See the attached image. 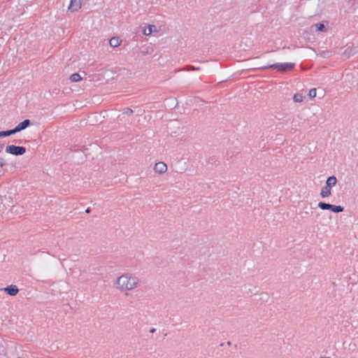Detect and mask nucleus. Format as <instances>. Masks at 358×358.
<instances>
[{
	"label": "nucleus",
	"mask_w": 358,
	"mask_h": 358,
	"mask_svg": "<svg viewBox=\"0 0 358 358\" xmlns=\"http://www.w3.org/2000/svg\"><path fill=\"white\" fill-rule=\"evenodd\" d=\"M140 282V279L136 275L130 273H124L116 278L113 285L117 291L125 292L127 294L128 292L137 288Z\"/></svg>",
	"instance_id": "obj_1"
},
{
	"label": "nucleus",
	"mask_w": 358,
	"mask_h": 358,
	"mask_svg": "<svg viewBox=\"0 0 358 358\" xmlns=\"http://www.w3.org/2000/svg\"><path fill=\"white\" fill-rule=\"evenodd\" d=\"M295 64L294 63H282V64H274L267 66H264L261 68L262 69H275L278 71L285 72L287 71H291L294 69Z\"/></svg>",
	"instance_id": "obj_2"
},
{
	"label": "nucleus",
	"mask_w": 358,
	"mask_h": 358,
	"mask_svg": "<svg viewBox=\"0 0 358 358\" xmlns=\"http://www.w3.org/2000/svg\"><path fill=\"white\" fill-rule=\"evenodd\" d=\"M317 206L321 210H330L334 213H341L344 210L341 206H334L322 201H320Z\"/></svg>",
	"instance_id": "obj_3"
},
{
	"label": "nucleus",
	"mask_w": 358,
	"mask_h": 358,
	"mask_svg": "<svg viewBox=\"0 0 358 358\" xmlns=\"http://www.w3.org/2000/svg\"><path fill=\"white\" fill-rule=\"evenodd\" d=\"M6 151L8 153L17 156L24 155L26 152V149L22 146H16L11 145L6 148Z\"/></svg>",
	"instance_id": "obj_4"
},
{
	"label": "nucleus",
	"mask_w": 358,
	"mask_h": 358,
	"mask_svg": "<svg viewBox=\"0 0 358 358\" xmlns=\"http://www.w3.org/2000/svg\"><path fill=\"white\" fill-rule=\"evenodd\" d=\"M167 169V165L162 162L156 163L154 166V171L159 174H163L166 173Z\"/></svg>",
	"instance_id": "obj_5"
},
{
	"label": "nucleus",
	"mask_w": 358,
	"mask_h": 358,
	"mask_svg": "<svg viewBox=\"0 0 358 358\" xmlns=\"http://www.w3.org/2000/svg\"><path fill=\"white\" fill-rule=\"evenodd\" d=\"M82 6V0H71L69 10L71 12L78 11Z\"/></svg>",
	"instance_id": "obj_6"
},
{
	"label": "nucleus",
	"mask_w": 358,
	"mask_h": 358,
	"mask_svg": "<svg viewBox=\"0 0 358 358\" xmlns=\"http://www.w3.org/2000/svg\"><path fill=\"white\" fill-rule=\"evenodd\" d=\"M3 290L5 292H6L10 296H16L19 292L17 287L14 285H9L3 288Z\"/></svg>",
	"instance_id": "obj_7"
},
{
	"label": "nucleus",
	"mask_w": 358,
	"mask_h": 358,
	"mask_svg": "<svg viewBox=\"0 0 358 358\" xmlns=\"http://www.w3.org/2000/svg\"><path fill=\"white\" fill-rule=\"evenodd\" d=\"M29 120H25L23 122H20L17 125V127L15 129H13L15 134L26 129L28 126H29Z\"/></svg>",
	"instance_id": "obj_8"
},
{
	"label": "nucleus",
	"mask_w": 358,
	"mask_h": 358,
	"mask_svg": "<svg viewBox=\"0 0 358 358\" xmlns=\"http://www.w3.org/2000/svg\"><path fill=\"white\" fill-rule=\"evenodd\" d=\"M320 195L322 198H327L331 195V189L327 186H324L320 191Z\"/></svg>",
	"instance_id": "obj_9"
},
{
	"label": "nucleus",
	"mask_w": 358,
	"mask_h": 358,
	"mask_svg": "<svg viewBox=\"0 0 358 358\" xmlns=\"http://www.w3.org/2000/svg\"><path fill=\"white\" fill-rule=\"evenodd\" d=\"M336 183L337 178L334 176H332L327 179L325 185L331 189L336 185Z\"/></svg>",
	"instance_id": "obj_10"
},
{
	"label": "nucleus",
	"mask_w": 358,
	"mask_h": 358,
	"mask_svg": "<svg viewBox=\"0 0 358 358\" xmlns=\"http://www.w3.org/2000/svg\"><path fill=\"white\" fill-rule=\"evenodd\" d=\"M156 26L154 24H150L147 28L143 30V34L145 36L150 35L152 32H157Z\"/></svg>",
	"instance_id": "obj_11"
},
{
	"label": "nucleus",
	"mask_w": 358,
	"mask_h": 358,
	"mask_svg": "<svg viewBox=\"0 0 358 358\" xmlns=\"http://www.w3.org/2000/svg\"><path fill=\"white\" fill-rule=\"evenodd\" d=\"M122 41L118 37H113L109 41L111 47L117 48L120 45Z\"/></svg>",
	"instance_id": "obj_12"
},
{
	"label": "nucleus",
	"mask_w": 358,
	"mask_h": 358,
	"mask_svg": "<svg viewBox=\"0 0 358 358\" xmlns=\"http://www.w3.org/2000/svg\"><path fill=\"white\" fill-rule=\"evenodd\" d=\"M70 80L71 82L76 83L82 80V77L78 73H73L70 76Z\"/></svg>",
	"instance_id": "obj_13"
},
{
	"label": "nucleus",
	"mask_w": 358,
	"mask_h": 358,
	"mask_svg": "<svg viewBox=\"0 0 358 358\" xmlns=\"http://www.w3.org/2000/svg\"><path fill=\"white\" fill-rule=\"evenodd\" d=\"M293 99L296 103H301L303 100V96L301 94H295L293 96Z\"/></svg>",
	"instance_id": "obj_14"
},
{
	"label": "nucleus",
	"mask_w": 358,
	"mask_h": 358,
	"mask_svg": "<svg viewBox=\"0 0 358 358\" xmlns=\"http://www.w3.org/2000/svg\"><path fill=\"white\" fill-rule=\"evenodd\" d=\"M14 134H15V131L13 129L5 131H0V137L8 136H10Z\"/></svg>",
	"instance_id": "obj_15"
},
{
	"label": "nucleus",
	"mask_w": 358,
	"mask_h": 358,
	"mask_svg": "<svg viewBox=\"0 0 358 358\" xmlns=\"http://www.w3.org/2000/svg\"><path fill=\"white\" fill-rule=\"evenodd\" d=\"M315 27H316V29L319 31H326V27H325L324 24H323L322 23L316 24Z\"/></svg>",
	"instance_id": "obj_16"
},
{
	"label": "nucleus",
	"mask_w": 358,
	"mask_h": 358,
	"mask_svg": "<svg viewBox=\"0 0 358 358\" xmlns=\"http://www.w3.org/2000/svg\"><path fill=\"white\" fill-rule=\"evenodd\" d=\"M316 89L315 88H313V89H310L309 90V92H308V96L311 99L313 98H315L316 96Z\"/></svg>",
	"instance_id": "obj_17"
},
{
	"label": "nucleus",
	"mask_w": 358,
	"mask_h": 358,
	"mask_svg": "<svg viewBox=\"0 0 358 358\" xmlns=\"http://www.w3.org/2000/svg\"><path fill=\"white\" fill-rule=\"evenodd\" d=\"M6 164V160L0 157V167H3Z\"/></svg>",
	"instance_id": "obj_18"
},
{
	"label": "nucleus",
	"mask_w": 358,
	"mask_h": 358,
	"mask_svg": "<svg viewBox=\"0 0 358 358\" xmlns=\"http://www.w3.org/2000/svg\"><path fill=\"white\" fill-rule=\"evenodd\" d=\"M188 70H193L194 71V70H199V69L198 68H195L194 66H192L191 68L188 69Z\"/></svg>",
	"instance_id": "obj_19"
},
{
	"label": "nucleus",
	"mask_w": 358,
	"mask_h": 358,
	"mask_svg": "<svg viewBox=\"0 0 358 358\" xmlns=\"http://www.w3.org/2000/svg\"><path fill=\"white\" fill-rule=\"evenodd\" d=\"M127 111H128L127 113H129V114H131L133 113V110L130 108H127Z\"/></svg>",
	"instance_id": "obj_20"
},
{
	"label": "nucleus",
	"mask_w": 358,
	"mask_h": 358,
	"mask_svg": "<svg viewBox=\"0 0 358 358\" xmlns=\"http://www.w3.org/2000/svg\"><path fill=\"white\" fill-rule=\"evenodd\" d=\"M3 149V145L0 144V152L2 151Z\"/></svg>",
	"instance_id": "obj_21"
},
{
	"label": "nucleus",
	"mask_w": 358,
	"mask_h": 358,
	"mask_svg": "<svg viewBox=\"0 0 358 358\" xmlns=\"http://www.w3.org/2000/svg\"><path fill=\"white\" fill-rule=\"evenodd\" d=\"M320 358H331L329 357H320Z\"/></svg>",
	"instance_id": "obj_22"
},
{
	"label": "nucleus",
	"mask_w": 358,
	"mask_h": 358,
	"mask_svg": "<svg viewBox=\"0 0 358 358\" xmlns=\"http://www.w3.org/2000/svg\"><path fill=\"white\" fill-rule=\"evenodd\" d=\"M18 358H20V357H18Z\"/></svg>",
	"instance_id": "obj_23"
}]
</instances>
